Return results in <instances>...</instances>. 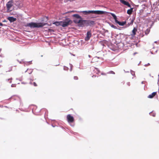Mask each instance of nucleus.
Instances as JSON below:
<instances>
[{
	"label": "nucleus",
	"instance_id": "nucleus-1",
	"mask_svg": "<svg viewBox=\"0 0 159 159\" xmlns=\"http://www.w3.org/2000/svg\"><path fill=\"white\" fill-rule=\"evenodd\" d=\"M82 13L83 15H88L91 14H94L96 15H102L107 12L106 11L100 10H88L83 11H79Z\"/></svg>",
	"mask_w": 159,
	"mask_h": 159
},
{
	"label": "nucleus",
	"instance_id": "nucleus-2",
	"mask_svg": "<svg viewBox=\"0 0 159 159\" xmlns=\"http://www.w3.org/2000/svg\"><path fill=\"white\" fill-rule=\"evenodd\" d=\"M47 24L44 22L36 23L32 22L30 23H27L25 25L26 27H29L31 28H41L45 25Z\"/></svg>",
	"mask_w": 159,
	"mask_h": 159
},
{
	"label": "nucleus",
	"instance_id": "nucleus-3",
	"mask_svg": "<svg viewBox=\"0 0 159 159\" xmlns=\"http://www.w3.org/2000/svg\"><path fill=\"white\" fill-rule=\"evenodd\" d=\"M62 26L63 27H65L68 26L73 23V21L69 18L66 17L65 20L62 21Z\"/></svg>",
	"mask_w": 159,
	"mask_h": 159
},
{
	"label": "nucleus",
	"instance_id": "nucleus-4",
	"mask_svg": "<svg viewBox=\"0 0 159 159\" xmlns=\"http://www.w3.org/2000/svg\"><path fill=\"white\" fill-rule=\"evenodd\" d=\"M13 1L11 0L7 3L6 4V7L7 9V12H9L12 11V10H10V8L13 6Z\"/></svg>",
	"mask_w": 159,
	"mask_h": 159
},
{
	"label": "nucleus",
	"instance_id": "nucleus-5",
	"mask_svg": "<svg viewBox=\"0 0 159 159\" xmlns=\"http://www.w3.org/2000/svg\"><path fill=\"white\" fill-rule=\"evenodd\" d=\"M95 24V21L90 20H85V25L86 26H93Z\"/></svg>",
	"mask_w": 159,
	"mask_h": 159
},
{
	"label": "nucleus",
	"instance_id": "nucleus-6",
	"mask_svg": "<svg viewBox=\"0 0 159 159\" xmlns=\"http://www.w3.org/2000/svg\"><path fill=\"white\" fill-rule=\"evenodd\" d=\"M85 20H83L82 19H80L78 20V26L80 27H83L85 25Z\"/></svg>",
	"mask_w": 159,
	"mask_h": 159
},
{
	"label": "nucleus",
	"instance_id": "nucleus-7",
	"mask_svg": "<svg viewBox=\"0 0 159 159\" xmlns=\"http://www.w3.org/2000/svg\"><path fill=\"white\" fill-rule=\"evenodd\" d=\"M67 119L68 123L70 124L74 121V118L70 114H68L67 116Z\"/></svg>",
	"mask_w": 159,
	"mask_h": 159
},
{
	"label": "nucleus",
	"instance_id": "nucleus-8",
	"mask_svg": "<svg viewBox=\"0 0 159 159\" xmlns=\"http://www.w3.org/2000/svg\"><path fill=\"white\" fill-rule=\"evenodd\" d=\"M92 35L91 33V31H89L87 32L86 33V36L84 38V39L86 41H89L90 38V37L92 36Z\"/></svg>",
	"mask_w": 159,
	"mask_h": 159
},
{
	"label": "nucleus",
	"instance_id": "nucleus-9",
	"mask_svg": "<svg viewBox=\"0 0 159 159\" xmlns=\"http://www.w3.org/2000/svg\"><path fill=\"white\" fill-rule=\"evenodd\" d=\"M120 1L122 3L125 5L127 6L128 7H131V6L129 2L125 1V0H120Z\"/></svg>",
	"mask_w": 159,
	"mask_h": 159
},
{
	"label": "nucleus",
	"instance_id": "nucleus-10",
	"mask_svg": "<svg viewBox=\"0 0 159 159\" xmlns=\"http://www.w3.org/2000/svg\"><path fill=\"white\" fill-rule=\"evenodd\" d=\"M7 19L11 23L15 21L16 19V18L14 17L13 16H9L7 17Z\"/></svg>",
	"mask_w": 159,
	"mask_h": 159
},
{
	"label": "nucleus",
	"instance_id": "nucleus-11",
	"mask_svg": "<svg viewBox=\"0 0 159 159\" xmlns=\"http://www.w3.org/2000/svg\"><path fill=\"white\" fill-rule=\"evenodd\" d=\"M157 94V92H153L149 95L148 97V98H152L156 96Z\"/></svg>",
	"mask_w": 159,
	"mask_h": 159
},
{
	"label": "nucleus",
	"instance_id": "nucleus-12",
	"mask_svg": "<svg viewBox=\"0 0 159 159\" xmlns=\"http://www.w3.org/2000/svg\"><path fill=\"white\" fill-rule=\"evenodd\" d=\"M126 21H123L122 22L118 21V20L116 22V23L118 24L120 26H123L125 25L126 23Z\"/></svg>",
	"mask_w": 159,
	"mask_h": 159
},
{
	"label": "nucleus",
	"instance_id": "nucleus-13",
	"mask_svg": "<svg viewBox=\"0 0 159 159\" xmlns=\"http://www.w3.org/2000/svg\"><path fill=\"white\" fill-rule=\"evenodd\" d=\"M62 21H56L53 22V24L57 26H62Z\"/></svg>",
	"mask_w": 159,
	"mask_h": 159
},
{
	"label": "nucleus",
	"instance_id": "nucleus-14",
	"mask_svg": "<svg viewBox=\"0 0 159 159\" xmlns=\"http://www.w3.org/2000/svg\"><path fill=\"white\" fill-rule=\"evenodd\" d=\"M15 5L19 8H21L22 6V4L19 2H16Z\"/></svg>",
	"mask_w": 159,
	"mask_h": 159
},
{
	"label": "nucleus",
	"instance_id": "nucleus-15",
	"mask_svg": "<svg viewBox=\"0 0 159 159\" xmlns=\"http://www.w3.org/2000/svg\"><path fill=\"white\" fill-rule=\"evenodd\" d=\"M159 5V4L158 2H154L153 4V5L152 6V9H156L157 7V6Z\"/></svg>",
	"mask_w": 159,
	"mask_h": 159
},
{
	"label": "nucleus",
	"instance_id": "nucleus-16",
	"mask_svg": "<svg viewBox=\"0 0 159 159\" xmlns=\"http://www.w3.org/2000/svg\"><path fill=\"white\" fill-rule=\"evenodd\" d=\"M109 13L112 16L113 19L115 20V21L116 23L118 21L117 20V18L116 16L114 13L111 12H110Z\"/></svg>",
	"mask_w": 159,
	"mask_h": 159
},
{
	"label": "nucleus",
	"instance_id": "nucleus-17",
	"mask_svg": "<svg viewBox=\"0 0 159 159\" xmlns=\"http://www.w3.org/2000/svg\"><path fill=\"white\" fill-rule=\"evenodd\" d=\"M137 31V29L136 27H134L132 31V34H131L132 36H134L136 34V32Z\"/></svg>",
	"mask_w": 159,
	"mask_h": 159
},
{
	"label": "nucleus",
	"instance_id": "nucleus-18",
	"mask_svg": "<svg viewBox=\"0 0 159 159\" xmlns=\"http://www.w3.org/2000/svg\"><path fill=\"white\" fill-rule=\"evenodd\" d=\"M72 16L77 19H82V17L78 14H74L72 15Z\"/></svg>",
	"mask_w": 159,
	"mask_h": 159
},
{
	"label": "nucleus",
	"instance_id": "nucleus-19",
	"mask_svg": "<svg viewBox=\"0 0 159 159\" xmlns=\"http://www.w3.org/2000/svg\"><path fill=\"white\" fill-rule=\"evenodd\" d=\"M93 71H94V73H96V74H98L100 71L97 68L94 67Z\"/></svg>",
	"mask_w": 159,
	"mask_h": 159
},
{
	"label": "nucleus",
	"instance_id": "nucleus-20",
	"mask_svg": "<svg viewBox=\"0 0 159 159\" xmlns=\"http://www.w3.org/2000/svg\"><path fill=\"white\" fill-rule=\"evenodd\" d=\"M132 12V11H131L129 9H128L127 12V13L129 15L131 14Z\"/></svg>",
	"mask_w": 159,
	"mask_h": 159
},
{
	"label": "nucleus",
	"instance_id": "nucleus-21",
	"mask_svg": "<svg viewBox=\"0 0 159 159\" xmlns=\"http://www.w3.org/2000/svg\"><path fill=\"white\" fill-rule=\"evenodd\" d=\"M33 71V69H29L28 73L29 74H31Z\"/></svg>",
	"mask_w": 159,
	"mask_h": 159
},
{
	"label": "nucleus",
	"instance_id": "nucleus-22",
	"mask_svg": "<svg viewBox=\"0 0 159 159\" xmlns=\"http://www.w3.org/2000/svg\"><path fill=\"white\" fill-rule=\"evenodd\" d=\"M149 114L153 117H155L156 116V114L155 113H152V112H151L149 113Z\"/></svg>",
	"mask_w": 159,
	"mask_h": 159
},
{
	"label": "nucleus",
	"instance_id": "nucleus-23",
	"mask_svg": "<svg viewBox=\"0 0 159 159\" xmlns=\"http://www.w3.org/2000/svg\"><path fill=\"white\" fill-rule=\"evenodd\" d=\"M110 26L111 27H112L115 29H117V27L115 26L113 24H110Z\"/></svg>",
	"mask_w": 159,
	"mask_h": 159
},
{
	"label": "nucleus",
	"instance_id": "nucleus-24",
	"mask_svg": "<svg viewBox=\"0 0 159 159\" xmlns=\"http://www.w3.org/2000/svg\"><path fill=\"white\" fill-rule=\"evenodd\" d=\"M30 84H32V83L31 82V81H33V80H34V79H33V78H30Z\"/></svg>",
	"mask_w": 159,
	"mask_h": 159
},
{
	"label": "nucleus",
	"instance_id": "nucleus-25",
	"mask_svg": "<svg viewBox=\"0 0 159 159\" xmlns=\"http://www.w3.org/2000/svg\"><path fill=\"white\" fill-rule=\"evenodd\" d=\"M149 31H150L149 30V29H147L146 30V31H145V34H146V35H147V34H148L149 33Z\"/></svg>",
	"mask_w": 159,
	"mask_h": 159
},
{
	"label": "nucleus",
	"instance_id": "nucleus-26",
	"mask_svg": "<svg viewBox=\"0 0 159 159\" xmlns=\"http://www.w3.org/2000/svg\"><path fill=\"white\" fill-rule=\"evenodd\" d=\"M130 72L131 74L132 75H135V73L132 70H130Z\"/></svg>",
	"mask_w": 159,
	"mask_h": 159
},
{
	"label": "nucleus",
	"instance_id": "nucleus-27",
	"mask_svg": "<svg viewBox=\"0 0 159 159\" xmlns=\"http://www.w3.org/2000/svg\"><path fill=\"white\" fill-rule=\"evenodd\" d=\"M68 69H69L67 67H66V66H64V70L67 71V70H68Z\"/></svg>",
	"mask_w": 159,
	"mask_h": 159
},
{
	"label": "nucleus",
	"instance_id": "nucleus-28",
	"mask_svg": "<svg viewBox=\"0 0 159 159\" xmlns=\"http://www.w3.org/2000/svg\"><path fill=\"white\" fill-rule=\"evenodd\" d=\"M134 19H132L131 20L130 22L129 23L130 25H133V22L134 21Z\"/></svg>",
	"mask_w": 159,
	"mask_h": 159
},
{
	"label": "nucleus",
	"instance_id": "nucleus-29",
	"mask_svg": "<svg viewBox=\"0 0 159 159\" xmlns=\"http://www.w3.org/2000/svg\"><path fill=\"white\" fill-rule=\"evenodd\" d=\"M108 73V74H115V73L112 71H109Z\"/></svg>",
	"mask_w": 159,
	"mask_h": 159
},
{
	"label": "nucleus",
	"instance_id": "nucleus-30",
	"mask_svg": "<svg viewBox=\"0 0 159 159\" xmlns=\"http://www.w3.org/2000/svg\"><path fill=\"white\" fill-rule=\"evenodd\" d=\"M78 21L77 20H74L73 21L75 23L78 24Z\"/></svg>",
	"mask_w": 159,
	"mask_h": 159
},
{
	"label": "nucleus",
	"instance_id": "nucleus-31",
	"mask_svg": "<svg viewBox=\"0 0 159 159\" xmlns=\"http://www.w3.org/2000/svg\"><path fill=\"white\" fill-rule=\"evenodd\" d=\"M16 86V84H12L11 85V87H15Z\"/></svg>",
	"mask_w": 159,
	"mask_h": 159
},
{
	"label": "nucleus",
	"instance_id": "nucleus-32",
	"mask_svg": "<svg viewBox=\"0 0 159 159\" xmlns=\"http://www.w3.org/2000/svg\"><path fill=\"white\" fill-rule=\"evenodd\" d=\"M74 79L75 80H77L78 79V77L76 76H74Z\"/></svg>",
	"mask_w": 159,
	"mask_h": 159
},
{
	"label": "nucleus",
	"instance_id": "nucleus-33",
	"mask_svg": "<svg viewBox=\"0 0 159 159\" xmlns=\"http://www.w3.org/2000/svg\"><path fill=\"white\" fill-rule=\"evenodd\" d=\"M33 85H34V86H37V85L36 84V83L35 82H34L33 83Z\"/></svg>",
	"mask_w": 159,
	"mask_h": 159
},
{
	"label": "nucleus",
	"instance_id": "nucleus-34",
	"mask_svg": "<svg viewBox=\"0 0 159 159\" xmlns=\"http://www.w3.org/2000/svg\"><path fill=\"white\" fill-rule=\"evenodd\" d=\"M4 25H5L2 24V23L0 22V26H3Z\"/></svg>",
	"mask_w": 159,
	"mask_h": 159
},
{
	"label": "nucleus",
	"instance_id": "nucleus-35",
	"mask_svg": "<svg viewBox=\"0 0 159 159\" xmlns=\"http://www.w3.org/2000/svg\"><path fill=\"white\" fill-rule=\"evenodd\" d=\"M70 71H71L72 70V65H70Z\"/></svg>",
	"mask_w": 159,
	"mask_h": 159
},
{
	"label": "nucleus",
	"instance_id": "nucleus-36",
	"mask_svg": "<svg viewBox=\"0 0 159 159\" xmlns=\"http://www.w3.org/2000/svg\"><path fill=\"white\" fill-rule=\"evenodd\" d=\"M14 96H11L10 98L9 99H11V98H13V99H14V100H16V99L14 98H13V97H14Z\"/></svg>",
	"mask_w": 159,
	"mask_h": 159
},
{
	"label": "nucleus",
	"instance_id": "nucleus-37",
	"mask_svg": "<svg viewBox=\"0 0 159 159\" xmlns=\"http://www.w3.org/2000/svg\"><path fill=\"white\" fill-rule=\"evenodd\" d=\"M150 65V63H148L147 64L145 65L144 66H149Z\"/></svg>",
	"mask_w": 159,
	"mask_h": 159
},
{
	"label": "nucleus",
	"instance_id": "nucleus-38",
	"mask_svg": "<svg viewBox=\"0 0 159 159\" xmlns=\"http://www.w3.org/2000/svg\"><path fill=\"white\" fill-rule=\"evenodd\" d=\"M17 61L20 64H22V63L21 61H20L18 60L17 59Z\"/></svg>",
	"mask_w": 159,
	"mask_h": 159
},
{
	"label": "nucleus",
	"instance_id": "nucleus-39",
	"mask_svg": "<svg viewBox=\"0 0 159 159\" xmlns=\"http://www.w3.org/2000/svg\"><path fill=\"white\" fill-rule=\"evenodd\" d=\"M130 7V9H129L131 11H132V12H133V10L134 9V8H133V7L131 8V7Z\"/></svg>",
	"mask_w": 159,
	"mask_h": 159
},
{
	"label": "nucleus",
	"instance_id": "nucleus-40",
	"mask_svg": "<svg viewBox=\"0 0 159 159\" xmlns=\"http://www.w3.org/2000/svg\"><path fill=\"white\" fill-rule=\"evenodd\" d=\"M130 25H130V23H128V24H127V27H129Z\"/></svg>",
	"mask_w": 159,
	"mask_h": 159
},
{
	"label": "nucleus",
	"instance_id": "nucleus-41",
	"mask_svg": "<svg viewBox=\"0 0 159 159\" xmlns=\"http://www.w3.org/2000/svg\"><path fill=\"white\" fill-rule=\"evenodd\" d=\"M127 85H128V86H130V83L129 82H127Z\"/></svg>",
	"mask_w": 159,
	"mask_h": 159
},
{
	"label": "nucleus",
	"instance_id": "nucleus-42",
	"mask_svg": "<svg viewBox=\"0 0 159 159\" xmlns=\"http://www.w3.org/2000/svg\"><path fill=\"white\" fill-rule=\"evenodd\" d=\"M12 80V78H11V79H8V80H7L8 81H9V80Z\"/></svg>",
	"mask_w": 159,
	"mask_h": 159
},
{
	"label": "nucleus",
	"instance_id": "nucleus-43",
	"mask_svg": "<svg viewBox=\"0 0 159 159\" xmlns=\"http://www.w3.org/2000/svg\"><path fill=\"white\" fill-rule=\"evenodd\" d=\"M67 0L70 2H72V1H74L75 0Z\"/></svg>",
	"mask_w": 159,
	"mask_h": 159
},
{
	"label": "nucleus",
	"instance_id": "nucleus-44",
	"mask_svg": "<svg viewBox=\"0 0 159 159\" xmlns=\"http://www.w3.org/2000/svg\"><path fill=\"white\" fill-rule=\"evenodd\" d=\"M31 62H32V61H28V62H28V63H30V64H31V63H32Z\"/></svg>",
	"mask_w": 159,
	"mask_h": 159
},
{
	"label": "nucleus",
	"instance_id": "nucleus-45",
	"mask_svg": "<svg viewBox=\"0 0 159 159\" xmlns=\"http://www.w3.org/2000/svg\"><path fill=\"white\" fill-rule=\"evenodd\" d=\"M124 71L125 73H129V71H125V70H124Z\"/></svg>",
	"mask_w": 159,
	"mask_h": 159
},
{
	"label": "nucleus",
	"instance_id": "nucleus-46",
	"mask_svg": "<svg viewBox=\"0 0 159 159\" xmlns=\"http://www.w3.org/2000/svg\"><path fill=\"white\" fill-rule=\"evenodd\" d=\"M29 70V69H27V70H25V73H26V72H27Z\"/></svg>",
	"mask_w": 159,
	"mask_h": 159
},
{
	"label": "nucleus",
	"instance_id": "nucleus-47",
	"mask_svg": "<svg viewBox=\"0 0 159 159\" xmlns=\"http://www.w3.org/2000/svg\"><path fill=\"white\" fill-rule=\"evenodd\" d=\"M70 126H74V125H72V124H70Z\"/></svg>",
	"mask_w": 159,
	"mask_h": 159
},
{
	"label": "nucleus",
	"instance_id": "nucleus-48",
	"mask_svg": "<svg viewBox=\"0 0 159 159\" xmlns=\"http://www.w3.org/2000/svg\"><path fill=\"white\" fill-rule=\"evenodd\" d=\"M144 81H143L142 82L141 84H143L144 83Z\"/></svg>",
	"mask_w": 159,
	"mask_h": 159
},
{
	"label": "nucleus",
	"instance_id": "nucleus-49",
	"mask_svg": "<svg viewBox=\"0 0 159 159\" xmlns=\"http://www.w3.org/2000/svg\"><path fill=\"white\" fill-rule=\"evenodd\" d=\"M6 21H7L6 20H3L2 21V22H6Z\"/></svg>",
	"mask_w": 159,
	"mask_h": 159
},
{
	"label": "nucleus",
	"instance_id": "nucleus-50",
	"mask_svg": "<svg viewBox=\"0 0 159 159\" xmlns=\"http://www.w3.org/2000/svg\"><path fill=\"white\" fill-rule=\"evenodd\" d=\"M70 12H69V11L66 12L65 13V14H67V13H69Z\"/></svg>",
	"mask_w": 159,
	"mask_h": 159
},
{
	"label": "nucleus",
	"instance_id": "nucleus-51",
	"mask_svg": "<svg viewBox=\"0 0 159 159\" xmlns=\"http://www.w3.org/2000/svg\"><path fill=\"white\" fill-rule=\"evenodd\" d=\"M101 74H102V75H105V73H102Z\"/></svg>",
	"mask_w": 159,
	"mask_h": 159
},
{
	"label": "nucleus",
	"instance_id": "nucleus-52",
	"mask_svg": "<svg viewBox=\"0 0 159 159\" xmlns=\"http://www.w3.org/2000/svg\"><path fill=\"white\" fill-rule=\"evenodd\" d=\"M96 77V75H93V76H92V77Z\"/></svg>",
	"mask_w": 159,
	"mask_h": 159
},
{
	"label": "nucleus",
	"instance_id": "nucleus-53",
	"mask_svg": "<svg viewBox=\"0 0 159 159\" xmlns=\"http://www.w3.org/2000/svg\"><path fill=\"white\" fill-rule=\"evenodd\" d=\"M89 57L90 58L91 57V56L90 55H89Z\"/></svg>",
	"mask_w": 159,
	"mask_h": 159
},
{
	"label": "nucleus",
	"instance_id": "nucleus-54",
	"mask_svg": "<svg viewBox=\"0 0 159 159\" xmlns=\"http://www.w3.org/2000/svg\"><path fill=\"white\" fill-rule=\"evenodd\" d=\"M141 62H140L138 64V65L139 66L140 63Z\"/></svg>",
	"mask_w": 159,
	"mask_h": 159
},
{
	"label": "nucleus",
	"instance_id": "nucleus-55",
	"mask_svg": "<svg viewBox=\"0 0 159 159\" xmlns=\"http://www.w3.org/2000/svg\"><path fill=\"white\" fill-rule=\"evenodd\" d=\"M10 83H11V80L10 81Z\"/></svg>",
	"mask_w": 159,
	"mask_h": 159
},
{
	"label": "nucleus",
	"instance_id": "nucleus-56",
	"mask_svg": "<svg viewBox=\"0 0 159 159\" xmlns=\"http://www.w3.org/2000/svg\"><path fill=\"white\" fill-rule=\"evenodd\" d=\"M52 126L53 127H55V126H54V125H52Z\"/></svg>",
	"mask_w": 159,
	"mask_h": 159
},
{
	"label": "nucleus",
	"instance_id": "nucleus-57",
	"mask_svg": "<svg viewBox=\"0 0 159 159\" xmlns=\"http://www.w3.org/2000/svg\"><path fill=\"white\" fill-rule=\"evenodd\" d=\"M22 84H25V83H24V82H22Z\"/></svg>",
	"mask_w": 159,
	"mask_h": 159
},
{
	"label": "nucleus",
	"instance_id": "nucleus-58",
	"mask_svg": "<svg viewBox=\"0 0 159 159\" xmlns=\"http://www.w3.org/2000/svg\"><path fill=\"white\" fill-rule=\"evenodd\" d=\"M157 41H155V42H154V43H157Z\"/></svg>",
	"mask_w": 159,
	"mask_h": 159
},
{
	"label": "nucleus",
	"instance_id": "nucleus-59",
	"mask_svg": "<svg viewBox=\"0 0 159 159\" xmlns=\"http://www.w3.org/2000/svg\"><path fill=\"white\" fill-rule=\"evenodd\" d=\"M16 80H19V79H18V78H16Z\"/></svg>",
	"mask_w": 159,
	"mask_h": 159
},
{
	"label": "nucleus",
	"instance_id": "nucleus-60",
	"mask_svg": "<svg viewBox=\"0 0 159 159\" xmlns=\"http://www.w3.org/2000/svg\"><path fill=\"white\" fill-rule=\"evenodd\" d=\"M59 65V64H58V65H56V66H58Z\"/></svg>",
	"mask_w": 159,
	"mask_h": 159
},
{
	"label": "nucleus",
	"instance_id": "nucleus-61",
	"mask_svg": "<svg viewBox=\"0 0 159 159\" xmlns=\"http://www.w3.org/2000/svg\"><path fill=\"white\" fill-rule=\"evenodd\" d=\"M74 11H70V12H74Z\"/></svg>",
	"mask_w": 159,
	"mask_h": 159
},
{
	"label": "nucleus",
	"instance_id": "nucleus-62",
	"mask_svg": "<svg viewBox=\"0 0 159 159\" xmlns=\"http://www.w3.org/2000/svg\"><path fill=\"white\" fill-rule=\"evenodd\" d=\"M1 49H0V52H1Z\"/></svg>",
	"mask_w": 159,
	"mask_h": 159
},
{
	"label": "nucleus",
	"instance_id": "nucleus-63",
	"mask_svg": "<svg viewBox=\"0 0 159 159\" xmlns=\"http://www.w3.org/2000/svg\"><path fill=\"white\" fill-rule=\"evenodd\" d=\"M136 53H134V54H136Z\"/></svg>",
	"mask_w": 159,
	"mask_h": 159
},
{
	"label": "nucleus",
	"instance_id": "nucleus-64",
	"mask_svg": "<svg viewBox=\"0 0 159 159\" xmlns=\"http://www.w3.org/2000/svg\"><path fill=\"white\" fill-rule=\"evenodd\" d=\"M76 133H75V134L74 133V134H76Z\"/></svg>",
	"mask_w": 159,
	"mask_h": 159
}]
</instances>
